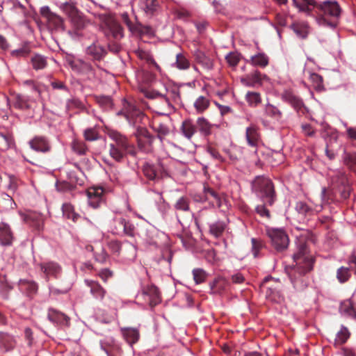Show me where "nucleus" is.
Segmentation results:
<instances>
[{"mask_svg":"<svg viewBox=\"0 0 356 356\" xmlns=\"http://www.w3.org/2000/svg\"><path fill=\"white\" fill-rule=\"evenodd\" d=\"M252 188L257 196L264 202V204L256 207V212L261 217L270 218V211L266 205L271 206L275 202V195L272 181L266 177H258L252 183Z\"/></svg>","mask_w":356,"mask_h":356,"instance_id":"f257e3e1","label":"nucleus"},{"mask_svg":"<svg viewBox=\"0 0 356 356\" xmlns=\"http://www.w3.org/2000/svg\"><path fill=\"white\" fill-rule=\"evenodd\" d=\"M321 13L316 18L317 23L322 26L334 29L338 24L341 8L335 1H325L318 6Z\"/></svg>","mask_w":356,"mask_h":356,"instance_id":"f03ea898","label":"nucleus"},{"mask_svg":"<svg viewBox=\"0 0 356 356\" xmlns=\"http://www.w3.org/2000/svg\"><path fill=\"white\" fill-rule=\"evenodd\" d=\"M293 259L296 263L297 267L296 268H291L286 270L291 281L297 278L296 276L293 274V271L297 270L298 271L299 275H302L312 269L314 263L312 257L306 254L305 250H301L296 254Z\"/></svg>","mask_w":356,"mask_h":356,"instance_id":"7ed1b4c3","label":"nucleus"},{"mask_svg":"<svg viewBox=\"0 0 356 356\" xmlns=\"http://www.w3.org/2000/svg\"><path fill=\"white\" fill-rule=\"evenodd\" d=\"M267 234L277 250L282 251L288 247L289 238L283 229L270 228L267 229Z\"/></svg>","mask_w":356,"mask_h":356,"instance_id":"20e7f679","label":"nucleus"},{"mask_svg":"<svg viewBox=\"0 0 356 356\" xmlns=\"http://www.w3.org/2000/svg\"><path fill=\"white\" fill-rule=\"evenodd\" d=\"M61 9L71 20L72 24L77 30H81L86 26V21L79 15L77 9L72 3H65L61 6Z\"/></svg>","mask_w":356,"mask_h":356,"instance_id":"39448f33","label":"nucleus"},{"mask_svg":"<svg viewBox=\"0 0 356 356\" xmlns=\"http://www.w3.org/2000/svg\"><path fill=\"white\" fill-rule=\"evenodd\" d=\"M241 82L245 86L256 88L261 86L264 83L270 82V79L266 74L255 70L241 77Z\"/></svg>","mask_w":356,"mask_h":356,"instance_id":"423d86ee","label":"nucleus"},{"mask_svg":"<svg viewBox=\"0 0 356 356\" xmlns=\"http://www.w3.org/2000/svg\"><path fill=\"white\" fill-rule=\"evenodd\" d=\"M162 99L165 102L166 106L165 111L161 113V114L165 115L170 113L175 110L173 104H179L180 102V94L179 89L176 88L167 89L166 93L162 96Z\"/></svg>","mask_w":356,"mask_h":356,"instance_id":"0eeeda50","label":"nucleus"},{"mask_svg":"<svg viewBox=\"0 0 356 356\" xmlns=\"http://www.w3.org/2000/svg\"><path fill=\"white\" fill-rule=\"evenodd\" d=\"M124 116L130 124H135L143 117V113L136 106L129 102H125L123 106Z\"/></svg>","mask_w":356,"mask_h":356,"instance_id":"6e6552de","label":"nucleus"},{"mask_svg":"<svg viewBox=\"0 0 356 356\" xmlns=\"http://www.w3.org/2000/svg\"><path fill=\"white\" fill-rule=\"evenodd\" d=\"M88 204L94 209L103 202L104 189L102 187H91L87 190Z\"/></svg>","mask_w":356,"mask_h":356,"instance_id":"1a4fd4ad","label":"nucleus"},{"mask_svg":"<svg viewBox=\"0 0 356 356\" xmlns=\"http://www.w3.org/2000/svg\"><path fill=\"white\" fill-rule=\"evenodd\" d=\"M141 296L145 300L149 301V305L154 307L161 301L159 292L154 285H148L145 286L141 293Z\"/></svg>","mask_w":356,"mask_h":356,"instance_id":"9d476101","label":"nucleus"},{"mask_svg":"<svg viewBox=\"0 0 356 356\" xmlns=\"http://www.w3.org/2000/svg\"><path fill=\"white\" fill-rule=\"evenodd\" d=\"M40 268L47 280H49V277H57L61 271L60 266L54 261L42 262L40 264Z\"/></svg>","mask_w":356,"mask_h":356,"instance_id":"9b49d317","label":"nucleus"},{"mask_svg":"<svg viewBox=\"0 0 356 356\" xmlns=\"http://www.w3.org/2000/svg\"><path fill=\"white\" fill-rule=\"evenodd\" d=\"M209 286L213 294H222L226 291L228 282L222 277H218L209 284Z\"/></svg>","mask_w":356,"mask_h":356,"instance_id":"f8f14e48","label":"nucleus"},{"mask_svg":"<svg viewBox=\"0 0 356 356\" xmlns=\"http://www.w3.org/2000/svg\"><path fill=\"white\" fill-rule=\"evenodd\" d=\"M104 20L105 26L111 31L114 38H118L123 36L120 25L113 17L105 16Z\"/></svg>","mask_w":356,"mask_h":356,"instance_id":"ddd939ff","label":"nucleus"},{"mask_svg":"<svg viewBox=\"0 0 356 356\" xmlns=\"http://www.w3.org/2000/svg\"><path fill=\"white\" fill-rule=\"evenodd\" d=\"M204 194L205 201L209 202L213 207H220L222 200L220 197L213 189L209 187L204 186Z\"/></svg>","mask_w":356,"mask_h":356,"instance_id":"4468645a","label":"nucleus"},{"mask_svg":"<svg viewBox=\"0 0 356 356\" xmlns=\"http://www.w3.org/2000/svg\"><path fill=\"white\" fill-rule=\"evenodd\" d=\"M108 136L113 140V143L122 149L127 151L131 147L127 138L118 132L111 131L108 133Z\"/></svg>","mask_w":356,"mask_h":356,"instance_id":"2eb2a0df","label":"nucleus"},{"mask_svg":"<svg viewBox=\"0 0 356 356\" xmlns=\"http://www.w3.org/2000/svg\"><path fill=\"white\" fill-rule=\"evenodd\" d=\"M31 147L38 152H47L50 149L48 141L43 137H35L29 142Z\"/></svg>","mask_w":356,"mask_h":356,"instance_id":"dca6fc26","label":"nucleus"},{"mask_svg":"<svg viewBox=\"0 0 356 356\" xmlns=\"http://www.w3.org/2000/svg\"><path fill=\"white\" fill-rule=\"evenodd\" d=\"M72 70L80 74H87L92 71V66L82 60H73L69 61Z\"/></svg>","mask_w":356,"mask_h":356,"instance_id":"f3484780","label":"nucleus"},{"mask_svg":"<svg viewBox=\"0 0 356 356\" xmlns=\"http://www.w3.org/2000/svg\"><path fill=\"white\" fill-rule=\"evenodd\" d=\"M86 283L90 287V293L92 295L101 300L104 299L106 291V290L97 282L93 280H86Z\"/></svg>","mask_w":356,"mask_h":356,"instance_id":"a211bd4d","label":"nucleus"},{"mask_svg":"<svg viewBox=\"0 0 356 356\" xmlns=\"http://www.w3.org/2000/svg\"><path fill=\"white\" fill-rule=\"evenodd\" d=\"M86 53L95 60H101L106 54L105 49L97 43H93L87 48Z\"/></svg>","mask_w":356,"mask_h":356,"instance_id":"6ab92c4d","label":"nucleus"},{"mask_svg":"<svg viewBox=\"0 0 356 356\" xmlns=\"http://www.w3.org/2000/svg\"><path fill=\"white\" fill-rule=\"evenodd\" d=\"M13 241V234L8 225L6 223H0V241L2 245H10Z\"/></svg>","mask_w":356,"mask_h":356,"instance_id":"aec40b11","label":"nucleus"},{"mask_svg":"<svg viewBox=\"0 0 356 356\" xmlns=\"http://www.w3.org/2000/svg\"><path fill=\"white\" fill-rule=\"evenodd\" d=\"M246 140L249 145L256 147L259 140V134L255 126H250L246 129Z\"/></svg>","mask_w":356,"mask_h":356,"instance_id":"412c9836","label":"nucleus"},{"mask_svg":"<svg viewBox=\"0 0 356 356\" xmlns=\"http://www.w3.org/2000/svg\"><path fill=\"white\" fill-rule=\"evenodd\" d=\"M181 130L183 135L188 139H191L196 132L195 126L193 124V121L190 119L183 121Z\"/></svg>","mask_w":356,"mask_h":356,"instance_id":"4be33fe9","label":"nucleus"},{"mask_svg":"<svg viewBox=\"0 0 356 356\" xmlns=\"http://www.w3.org/2000/svg\"><path fill=\"white\" fill-rule=\"evenodd\" d=\"M291 28L296 34L302 38H306L309 33V26L305 22H295L291 25Z\"/></svg>","mask_w":356,"mask_h":356,"instance_id":"5701e85b","label":"nucleus"},{"mask_svg":"<svg viewBox=\"0 0 356 356\" xmlns=\"http://www.w3.org/2000/svg\"><path fill=\"white\" fill-rule=\"evenodd\" d=\"M293 3L300 12L309 13L314 6V0H293Z\"/></svg>","mask_w":356,"mask_h":356,"instance_id":"b1692460","label":"nucleus"},{"mask_svg":"<svg viewBox=\"0 0 356 356\" xmlns=\"http://www.w3.org/2000/svg\"><path fill=\"white\" fill-rule=\"evenodd\" d=\"M50 321L63 325H68L69 318L64 314L56 310H50L48 314Z\"/></svg>","mask_w":356,"mask_h":356,"instance_id":"393cba45","label":"nucleus"},{"mask_svg":"<svg viewBox=\"0 0 356 356\" xmlns=\"http://www.w3.org/2000/svg\"><path fill=\"white\" fill-rule=\"evenodd\" d=\"M159 2L156 0H141L140 8L148 15L152 14L158 8Z\"/></svg>","mask_w":356,"mask_h":356,"instance_id":"a878e982","label":"nucleus"},{"mask_svg":"<svg viewBox=\"0 0 356 356\" xmlns=\"http://www.w3.org/2000/svg\"><path fill=\"white\" fill-rule=\"evenodd\" d=\"M196 60L200 63L204 68L211 70L213 67V61L207 57L205 54L200 51H197L195 54Z\"/></svg>","mask_w":356,"mask_h":356,"instance_id":"bb28decb","label":"nucleus"},{"mask_svg":"<svg viewBox=\"0 0 356 356\" xmlns=\"http://www.w3.org/2000/svg\"><path fill=\"white\" fill-rule=\"evenodd\" d=\"M210 105V101L204 96H200L194 102V107L197 113H202L206 111Z\"/></svg>","mask_w":356,"mask_h":356,"instance_id":"cd10ccee","label":"nucleus"},{"mask_svg":"<svg viewBox=\"0 0 356 356\" xmlns=\"http://www.w3.org/2000/svg\"><path fill=\"white\" fill-rule=\"evenodd\" d=\"M62 211L65 217L72 219L74 222H76L79 218V215L74 211V207L70 203L63 204Z\"/></svg>","mask_w":356,"mask_h":356,"instance_id":"c85d7f7f","label":"nucleus"},{"mask_svg":"<svg viewBox=\"0 0 356 356\" xmlns=\"http://www.w3.org/2000/svg\"><path fill=\"white\" fill-rule=\"evenodd\" d=\"M197 125L199 131L205 136H208L211 132L212 125L204 118H198Z\"/></svg>","mask_w":356,"mask_h":356,"instance_id":"c756f323","label":"nucleus"},{"mask_svg":"<svg viewBox=\"0 0 356 356\" xmlns=\"http://www.w3.org/2000/svg\"><path fill=\"white\" fill-rule=\"evenodd\" d=\"M13 145V139L10 134L0 133V150L6 151Z\"/></svg>","mask_w":356,"mask_h":356,"instance_id":"7c9ffc66","label":"nucleus"},{"mask_svg":"<svg viewBox=\"0 0 356 356\" xmlns=\"http://www.w3.org/2000/svg\"><path fill=\"white\" fill-rule=\"evenodd\" d=\"M340 312L346 316H355V312L353 308V302L350 300H346L341 303Z\"/></svg>","mask_w":356,"mask_h":356,"instance_id":"2f4dec72","label":"nucleus"},{"mask_svg":"<svg viewBox=\"0 0 356 356\" xmlns=\"http://www.w3.org/2000/svg\"><path fill=\"white\" fill-rule=\"evenodd\" d=\"M265 113L268 116L277 120H280L282 115L281 111L277 106L271 104H266Z\"/></svg>","mask_w":356,"mask_h":356,"instance_id":"473e14b6","label":"nucleus"},{"mask_svg":"<svg viewBox=\"0 0 356 356\" xmlns=\"http://www.w3.org/2000/svg\"><path fill=\"white\" fill-rule=\"evenodd\" d=\"M124 337L127 341L130 343H136L139 338V333L136 329L127 328L123 331Z\"/></svg>","mask_w":356,"mask_h":356,"instance_id":"72a5a7b5","label":"nucleus"},{"mask_svg":"<svg viewBox=\"0 0 356 356\" xmlns=\"http://www.w3.org/2000/svg\"><path fill=\"white\" fill-rule=\"evenodd\" d=\"M108 148L110 156L116 161H120L124 156V152L125 150L116 147L113 143L109 144Z\"/></svg>","mask_w":356,"mask_h":356,"instance_id":"f704fd0d","label":"nucleus"},{"mask_svg":"<svg viewBox=\"0 0 356 356\" xmlns=\"http://www.w3.org/2000/svg\"><path fill=\"white\" fill-rule=\"evenodd\" d=\"M245 100L250 106H257L261 102L260 93L257 92H248L245 95Z\"/></svg>","mask_w":356,"mask_h":356,"instance_id":"c9c22d12","label":"nucleus"},{"mask_svg":"<svg viewBox=\"0 0 356 356\" xmlns=\"http://www.w3.org/2000/svg\"><path fill=\"white\" fill-rule=\"evenodd\" d=\"M253 65L264 67L268 64V58L264 54H258L251 57Z\"/></svg>","mask_w":356,"mask_h":356,"instance_id":"e433bc0d","label":"nucleus"},{"mask_svg":"<svg viewBox=\"0 0 356 356\" xmlns=\"http://www.w3.org/2000/svg\"><path fill=\"white\" fill-rule=\"evenodd\" d=\"M226 225L223 222H216L210 225L209 232L215 237H219L223 233Z\"/></svg>","mask_w":356,"mask_h":356,"instance_id":"4c0bfd02","label":"nucleus"},{"mask_svg":"<svg viewBox=\"0 0 356 356\" xmlns=\"http://www.w3.org/2000/svg\"><path fill=\"white\" fill-rule=\"evenodd\" d=\"M152 127L154 130L158 134L159 138L162 140L163 137L169 134V128L165 124L154 122Z\"/></svg>","mask_w":356,"mask_h":356,"instance_id":"58836bf2","label":"nucleus"},{"mask_svg":"<svg viewBox=\"0 0 356 356\" xmlns=\"http://www.w3.org/2000/svg\"><path fill=\"white\" fill-rule=\"evenodd\" d=\"M282 98L291 103L295 108H300L302 105V102L291 92L285 91L282 95Z\"/></svg>","mask_w":356,"mask_h":356,"instance_id":"ea45409f","label":"nucleus"},{"mask_svg":"<svg viewBox=\"0 0 356 356\" xmlns=\"http://www.w3.org/2000/svg\"><path fill=\"white\" fill-rule=\"evenodd\" d=\"M135 53L137 55V56L140 58L141 60H145L147 63L153 64L156 69L159 70V66L156 63V62L153 59L152 56L149 54V52L145 51L139 48L135 51Z\"/></svg>","mask_w":356,"mask_h":356,"instance_id":"a19ab883","label":"nucleus"},{"mask_svg":"<svg viewBox=\"0 0 356 356\" xmlns=\"http://www.w3.org/2000/svg\"><path fill=\"white\" fill-rule=\"evenodd\" d=\"M49 26L52 29H59L63 27V19L55 13H53L49 18L47 19Z\"/></svg>","mask_w":356,"mask_h":356,"instance_id":"79ce46f5","label":"nucleus"},{"mask_svg":"<svg viewBox=\"0 0 356 356\" xmlns=\"http://www.w3.org/2000/svg\"><path fill=\"white\" fill-rule=\"evenodd\" d=\"M176 67L179 70H186L190 66V62L182 54H178L176 56Z\"/></svg>","mask_w":356,"mask_h":356,"instance_id":"37998d69","label":"nucleus"},{"mask_svg":"<svg viewBox=\"0 0 356 356\" xmlns=\"http://www.w3.org/2000/svg\"><path fill=\"white\" fill-rule=\"evenodd\" d=\"M193 280L197 284L204 282L207 277V273L202 268H195L193 270Z\"/></svg>","mask_w":356,"mask_h":356,"instance_id":"c03bdc74","label":"nucleus"},{"mask_svg":"<svg viewBox=\"0 0 356 356\" xmlns=\"http://www.w3.org/2000/svg\"><path fill=\"white\" fill-rule=\"evenodd\" d=\"M33 67L35 70H40L46 66L47 61L41 55H35L31 59Z\"/></svg>","mask_w":356,"mask_h":356,"instance_id":"a18cd8bd","label":"nucleus"},{"mask_svg":"<svg viewBox=\"0 0 356 356\" xmlns=\"http://www.w3.org/2000/svg\"><path fill=\"white\" fill-rule=\"evenodd\" d=\"M350 333L348 329L345 327H342L340 331L337 333L336 337V342L339 344L345 343L349 338Z\"/></svg>","mask_w":356,"mask_h":356,"instance_id":"49530a36","label":"nucleus"},{"mask_svg":"<svg viewBox=\"0 0 356 356\" xmlns=\"http://www.w3.org/2000/svg\"><path fill=\"white\" fill-rule=\"evenodd\" d=\"M144 175L149 179H154L156 177V170L154 165L149 163L144 165L143 168Z\"/></svg>","mask_w":356,"mask_h":356,"instance_id":"de8ad7c7","label":"nucleus"},{"mask_svg":"<svg viewBox=\"0 0 356 356\" xmlns=\"http://www.w3.org/2000/svg\"><path fill=\"white\" fill-rule=\"evenodd\" d=\"M119 224L123 228V232L125 234L128 236H133L134 227L132 224L126 221L124 218H120L119 220Z\"/></svg>","mask_w":356,"mask_h":356,"instance_id":"09e8293b","label":"nucleus"},{"mask_svg":"<svg viewBox=\"0 0 356 356\" xmlns=\"http://www.w3.org/2000/svg\"><path fill=\"white\" fill-rule=\"evenodd\" d=\"M349 277L350 273L348 268L341 267L338 269L337 277L340 282L343 283L346 282Z\"/></svg>","mask_w":356,"mask_h":356,"instance_id":"8fccbe9b","label":"nucleus"},{"mask_svg":"<svg viewBox=\"0 0 356 356\" xmlns=\"http://www.w3.org/2000/svg\"><path fill=\"white\" fill-rule=\"evenodd\" d=\"M72 147L75 152L79 154H86L87 150L86 145L83 143L79 140H74L72 143Z\"/></svg>","mask_w":356,"mask_h":356,"instance_id":"3c124183","label":"nucleus"},{"mask_svg":"<svg viewBox=\"0 0 356 356\" xmlns=\"http://www.w3.org/2000/svg\"><path fill=\"white\" fill-rule=\"evenodd\" d=\"M296 210L298 213L306 216L307 213H309L312 210L309 207L303 202H298L296 204Z\"/></svg>","mask_w":356,"mask_h":356,"instance_id":"603ef678","label":"nucleus"},{"mask_svg":"<svg viewBox=\"0 0 356 356\" xmlns=\"http://www.w3.org/2000/svg\"><path fill=\"white\" fill-rule=\"evenodd\" d=\"M84 137L86 140L93 141L99 138L97 131L94 128H88L84 131Z\"/></svg>","mask_w":356,"mask_h":356,"instance_id":"864d4df0","label":"nucleus"},{"mask_svg":"<svg viewBox=\"0 0 356 356\" xmlns=\"http://www.w3.org/2000/svg\"><path fill=\"white\" fill-rule=\"evenodd\" d=\"M344 161L350 168H356V153H345Z\"/></svg>","mask_w":356,"mask_h":356,"instance_id":"5fc2aeb1","label":"nucleus"},{"mask_svg":"<svg viewBox=\"0 0 356 356\" xmlns=\"http://www.w3.org/2000/svg\"><path fill=\"white\" fill-rule=\"evenodd\" d=\"M226 60L230 66L234 67L238 64L240 57L238 54L231 52L227 55Z\"/></svg>","mask_w":356,"mask_h":356,"instance_id":"6e6d98bb","label":"nucleus"},{"mask_svg":"<svg viewBox=\"0 0 356 356\" xmlns=\"http://www.w3.org/2000/svg\"><path fill=\"white\" fill-rule=\"evenodd\" d=\"M175 208L181 211H187L189 209L188 202L185 197H181L175 204Z\"/></svg>","mask_w":356,"mask_h":356,"instance_id":"4d7b16f0","label":"nucleus"},{"mask_svg":"<svg viewBox=\"0 0 356 356\" xmlns=\"http://www.w3.org/2000/svg\"><path fill=\"white\" fill-rule=\"evenodd\" d=\"M110 250L116 254H120L122 246L117 241H111L108 244Z\"/></svg>","mask_w":356,"mask_h":356,"instance_id":"13d9d810","label":"nucleus"},{"mask_svg":"<svg viewBox=\"0 0 356 356\" xmlns=\"http://www.w3.org/2000/svg\"><path fill=\"white\" fill-rule=\"evenodd\" d=\"M99 276L104 282H106L113 276V272L108 268H104L99 272Z\"/></svg>","mask_w":356,"mask_h":356,"instance_id":"bf43d9fd","label":"nucleus"},{"mask_svg":"<svg viewBox=\"0 0 356 356\" xmlns=\"http://www.w3.org/2000/svg\"><path fill=\"white\" fill-rule=\"evenodd\" d=\"M311 81L314 83L316 88H320L322 86L323 79L322 77L317 74H312L310 75Z\"/></svg>","mask_w":356,"mask_h":356,"instance_id":"052dcab7","label":"nucleus"},{"mask_svg":"<svg viewBox=\"0 0 356 356\" xmlns=\"http://www.w3.org/2000/svg\"><path fill=\"white\" fill-rule=\"evenodd\" d=\"M19 285L22 288L25 286H28V288L31 292H35L37 290V285L35 283L32 282H29L26 280H20Z\"/></svg>","mask_w":356,"mask_h":356,"instance_id":"680f3d73","label":"nucleus"},{"mask_svg":"<svg viewBox=\"0 0 356 356\" xmlns=\"http://www.w3.org/2000/svg\"><path fill=\"white\" fill-rule=\"evenodd\" d=\"M95 257L97 261L104 263L107 259L108 254L104 250H102L99 253H95Z\"/></svg>","mask_w":356,"mask_h":356,"instance_id":"e2e57ef3","label":"nucleus"},{"mask_svg":"<svg viewBox=\"0 0 356 356\" xmlns=\"http://www.w3.org/2000/svg\"><path fill=\"white\" fill-rule=\"evenodd\" d=\"M40 13L42 16L46 19V20L53 14V13L50 11L48 6L42 7L40 9Z\"/></svg>","mask_w":356,"mask_h":356,"instance_id":"0e129e2a","label":"nucleus"},{"mask_svg":"<svg viewBox=\"0 0 356 356\" xmlns=\"http://www.w3.org/2000/svg\"><path fill=\"white\" fill-rule=\"evenodd\" d=\"M15 106L22 109L27 107L23 99L19 96L17 97V99L15 102Z\"/></svg>","mask_w":356,"mask_h":356,"instance_id":"69168bd1","label":"nucleus"},{"mask_svg":"<svg viewBox=\"0 0 356 356\" xmlns=\"http://www.w3.org/2000/svg\"><path fill=\"white\" fill-rule=\"evenodd\" d=\"M29 52L28 49H17L13 51V54L17 56H25Z\"/></svg>","mask_w":356,"mask_h":356,"instance_id":"338daca9","label":"nucleus"},{"mask_svg":"<svg viewBox=\"0 0 356 356\" xmlns=\"http://www.w3.org/2000/svg\"><path fill=\"white\" fill-rule=\"evenodd\" d=\"M232 280L233 282L239 284L244 281V277L241 274L237 273L232 276Z\"/></svg>","mask_w":356,"mask_h":356,"instance_id":"774afa93","label":"nucleus"}]
</instances>
